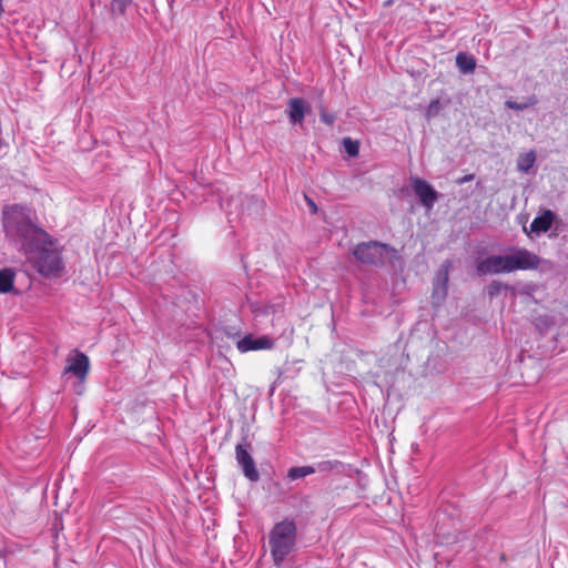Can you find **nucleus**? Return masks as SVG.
Listing matches in <instances>:
<instances>
[{"label":"nucleus","mask_w":568,"mask_h":568,"mask_svg":"<svg viewBox=\"0 0 568 568\" xmlns=\"http://www.w3.org/2000/svg\"><path fill=\"white\" fill-rule=\"evenodd\" d=\"M540 258L526 248H516L511 254L491 255L477 265L480 275L511 273L517 270H536Z\"/></svg>","instance_id":"obj_1"},{"label":"nucleus","mask_w":568,"mask_h":568,"mask_svg":"<svg viewBox=\"0 0 568 568\" xmlns=\"http://www.w3.org/2000/svg\"><path fill=\"white\" fill-rule=\"evenodd\" d=\"M3 227L11 237L26 242L28 240L40 241L48 237V234L38 229L31 220L30 211L22 205H11L3 211Z\"/></svg>","instance_id":"obj_2"},{"label":"nucleus","mask_w":568,"mask_h":568,"mask_svg":"<svg viewBox=\"0 0 568 568\" xmlns=\"http://www.w3.org/2000/svg\"><path fill=\"white\" fill-rule=\"evenodd\" d=\"M39 242L42 245L36 250L26 246L28 260L41 275L47 277L59 276L63 270V262L55 242L49 236Z\"/></svg>","instance_id":"obj_3"},{"label":"nucleus","mask_w":568,"mask_h":568,"mask_svg":"<svg viewBox=\"0 0 568 568\" xmlns=\"http://www.w3.org/2000/svg\"><path fill=\"white\" fill-rule=\"evenodd\" d=\"M296 540V526L292 520L277 523L270 534L271 555L276 566L294 549Z\"/></svg>","instance_id":"obj_4"},{"label":"nucleus","mask_w":568,"mask_h":568,"mask_svg":"<svg viewBox=\"0 0 568 568\" xmlns=\"http://www.w3.org/2000/svg\"><path fill=\"white\" fill-rule=\"evenodd\" d=\"M353 254L357 261L372 265H384L397 257L396 250L379 242L361 243Z\"/></svg>","instance_id":"obj_5"},{"label":"nucleus","mask_w":568,"mask_h":568,"mask_svg":"<svg viewBox=\"0 0 568 568\" xmlns=\"http://www.w3.org/2000/svg\"><path fill=\"white\" fill-rule=\"evenodd\" d=\"M235 457L239 466L242 468L244 473V476L252 481L258 480L260 474L251 456L250 445L239 444L235 448Z\"/></svg>","instance_id":"obj_6"},{"label":"nucleus","mask_w":568,"mask_h":568,"mask_svg":"<svg viewBox=\"0 0 568 568\" xmlns=\"http://www.w3.org/2000/svg\"><path fill=\"white\" fill-rule=\"evenodd\" d=\"M410 183L422 204L427 210H432L438 200V193L435 191V189L427 181L417 176L410 178Z\"/></svg>","instance_id":"obj_7"},{"label":"nucleus","mask_w":568,"mask_h":568,"mask_svg":"<svg viewBox=\"0 0 568 568\" xmlns=\"http://www.w3.org/2000/svg\"><path fill=\"white\" fill-rule=\"evenodd\" d=\"M274 346V339L267 335L254 336L248 334L237 341L236 347L241 353L251 351L271 349Z\"/></svg>","instance_id":"obj_8"},{"label":"nucleus","mask_w":568,"mask_h":568,"mask_svg":"<svg viewBox=\"0 0 568 568\" xmlns=\"http://www.w3.org/2000/svg\"><path fill=\"white\" fill-rule=\"evenodd\" d=\"M89 368V357L81 352H75L68 358L65 372L72 373L77 378L83 382L87 377Z\"/></svg>","instance_id":"obj_9"},{"label":"nucleus","mask_w":568,"mask_h":568,"mask_svg":"<svg viewBox=\"0 0 568 568\" xmlns=\"http://www.w3.org/2000/svg\"><path fill=\"white\" fill-rule=\"evenodd\" d=\"M449 261H445L438 268L433 288V298L443 301L448 291V278H449Z\"/></svg>","instance_id":"obj_10"},{"label":"nucleus","mask_w":568,"mask_h":568,"mask_svg":"<svg viewBox=\"0 0 568 568\" xmlns=\"http://www.w3.org/2000/svg\"><path fill=\"white\" fill-rule=\"evenodd\" d=\"M308 111V104L301 98L291 99L287 103V114L293 124H302Z\"/></svg>","instance_id":"obj_11"},{"label":"nucleus","mask_w":568,"mask_h":568,"mask_svg":"<svg viewBox=\"0 0 568 568\" xmlns=\"http://www.w3.org/2000/svg\"><path fill=\"white\" fill-rule=\"evenodd\" d=\"M555 213L551 210H544L530 223V231L537 234L546 233L555 221Z\"/></svg>","instance_id":"obj_12"},{"label":"nucleus","mask_w":568,"mask_h":568,"mask_svg":"<svg viewBox=\"0 0 568 568\" xmlns=\"http://www.w3.org/2000/svg\"><path fill=\"white\" fill-rule=\"evenodd\" d=\"M16 273L12 268L0 270V294H7L14 290Z\"/></svg>","instance_id":"obj_13"},{"label":"nucleus","mask_w":568,"mask_h":568,"mask_svg":"<svg viewBox=\"0 0 568 568\" xmlns=\"http://www.w3.org/2000/svg\"><path fill=\"white\" fill-rule=\"evenodd\" d=\"M456 64L463 73H470L476 68V59L466 52H459L456 57Z\"/></svg>","instance_id":"obj_14"},{"label":"nucleus","mask_w":568,"mask_h":568,"mask_svg":"<svg viewBox=\"0 0 568 568\" xmlns=\"http://www.w3.org/2000/svg\"><path fill=\"white\" fill-rule=\"evenodd\" d=\"M536 162V153L531 150L526 153L519 154L517 159V170L523 173H528Z\"/></svg>","instance_id":"obj_15"},{"label":"nucleus","mask_w":568,"mask_h":568,"mask_svg":"<svg viewBox=\"0 0 568 568\" xmlns=\"http://www.w3.org/2000/svg\"><path fill=\"white\" fill-rule=\"evenodd\" d=\"M314 474V467L313 465L310 466H298V467H292L288 469V473H287V477L291 479V480H296V479H300V478H304L308 475H312Z\"/></svg>","instance_id":"obj_16"},{"label":"nucleus","mask_w":568,"mask_h":568,"mask_svg":"<svg viewBox=\"0 0 568 568\" xmlns=\"http://www.w3.org/2000/svg\"><path fill=\"white\" fill-rule=\"evenodd\" d=\"M342 464L338 460H323L315 465L314 473H329L339 468Z\"/></svg>","instance_id":"obj_17"},{"label":"nucleus","mask_w":568,"mask_h":568,"mask_svg":"<svg viewBox=\"0 0 568 568\" xmlns=\"http://www.w3.org/2000/svg\"><path fill=\"white\" fill-rule=\"evenodd\" d=\"M443 109H444V103L439 99H434L428 104V106L425 111V116L428 120L433 119V118L437 116Z\"/></svg>","instance_id":"obj_18"},{"label":"nucleus","mask_w":568,"mask_h":568,"mask_svg":"<svg viewBox=\"0 0 568 568\" xmlns=\"http://www.w3.org/2000/svg\"><path fill=\"white\" fill-rule=\"evenodd\" d=\"M343 144L348 155L356 156L358 154L359 145L351 138H345Z\"/></svg>","instance_id":"obj_19"},{"label":"nucleus","mask_w":568,"mask_h":568,"mask_svg":"<svg viewBox=\"0 0 568 568\" xmlns=\"http://www.w3.org/2000/svg\"><path fill=\"white\" fill-rule=\"evenodd\" d=\"M132 3V0H113L112 8L120 13H124L126 8Z\"/></svg>","instance_id":"obj_20"},{"label":"nucleus","mask_w":568,"mask_h":568,"mask_svg":"<svg viewBox=\"0 0 568 568\" xmlns=\"http://www.w3.org/2000/svg\"><path fill=\"white\" fill-rule=\"evenodd\" d=\"M506 106L511 109V110H525L528 108V104L527 103H517L515 101H511V100H507L505 102Z\"/></svg>","instance_id":"obj_21"},{"label":"nucleus","mask_w":568,"mask_h":568,"mask_svg":"<svg viewBox=\"0 0 568 568\" xmlns=\"http://www.w3.org/2000/svg\"><path fill=\"white\" fill-rule=\"evenodd\" d=\"M501 288H503V284L501 283H498V282L491 283L488 286V294H489V296L497 295L500 292Z\"/></svg>","instance_id":"obj_22"},{"label":"nucleus","mask_w":568,"mask_h":568,"mask_svg":"<svg viewBox=\"0 0 568 568\" xmlns=\"http://www.w3.org/2000/svg\"><path fill=\"white\" fill-rule=\"evenodd\" d=\"M321 120H322L324 123H326V124H328V125H332V124L334 123V121H335V115H334V114H332V113H327V112H325V111H322V112H321Z\"/></svg>","instance_id":"obj_23"},{"label":"nucleus","mask_w":568,"mask_h":568,"mask_svg":"<svg viewBox=\"0 0 568 568\" xmlns=\"http://www.w3.org/2000/svg\"><path fill=\"white\" fill-rule=\"evenodd\" d=\"M306 200H307L308 205H310V207L312 209V211H313V212H316V205H315V203H314L311 199H308V197H306Z\"/></svg>","instance_id":"obj_24"},{"label":"nucleus","mask_w":568,"mask_h":568,"mask_svg":"<svg viewBox=\"0 0 568 568\" xmlns=\"http://www.w3.org/2000/svg\"><path fill=\"white\" fill-rule=\"evenodd\" d=\"M471 179H473V176H471V175H469V176H465L460 182H462V183H463V182H467V181H470Z\"/></svg>","instance_id":"obj_25"},{"label":"nucleus","mask_w":568,"mask_h":568,"mask_svg":"<svg viewBox=\"0 0 568 568\" xmlns=\"http://www.w3.org/2000/svg\"><path fill=\"white\" fill-rule=\"evenodd\" d=\"M221 206H222V207H224L225 210H229L230 202H227V203H225V204H224V203H221Z\"/></svg>","instance_id":"obj_26"}]
</instances>
